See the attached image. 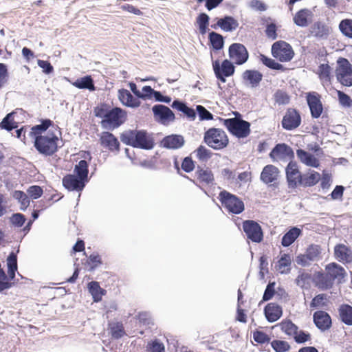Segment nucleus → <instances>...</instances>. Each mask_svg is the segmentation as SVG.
Listing matches in <instances>:
<instances>
[{
    "label": "nucleus",
    "mask_w": 352,
    "mask_h": 352,
    "mask_svg": "<svg viewBox=\"0 0 352 352\" xmlns=\"http://www.w3.org/2000/svg\"><path fill=\"white\" fill-rule=\"evenodd\" d=\"M311 282H313V276L305 270H300L295 279L296 285L302 289H309Z\"/></svg>",
    "instance_id": "obj_35"
},
{
    "label": "nucleus",
    "mask_w": 352,
    "mask_h": 352,
    "mask_svg": "<svg viewBox=\"0 0 352 352\" xmlns=\"http://www.w3.org/2000/svg\"><path fill=\"white\" fill-rule=\"evenodd\" d=\"M331 68L328 64H320L318 69V75L324 86L331 84Z\"/></svg>",
    "instance_id": "obj_36"
},
{
    "label": "nucleus",
    "mask_w": 352,
    "mask_h": 352,
    "mask_svg": "<svg viewBox=\"0 0 352 352\" xmlns=\"http://www.w3.org/2000/svg\"><path fill=\"white\" fill-rule=\"evenodd\" d=\"M280 175L279 169L272 164H268L264 166L261 173L260 179L266 184L276 183Z\"/></svg>",
    "instance_id": "obj_24"
},
{
    "label": "nucleus",
    "mask_w": 352,
    "mask_h": 352,
    "mask_svg": "<svg viewBox=\"0 0 352 352\" xmlns=\"http://www.w3.org/2000/svg\"><path fill=\"white\" fill-rule=\"evenodd\" d=\"M72 85L80 89H88L91 91L96 90V87L94 83L93 78L91 76H86L82 78H77Z\"/></svg>",
    "instance_id": "obj_39"
},
{
    "label": "nucleus",
    "mask_w": 352,
    "mask_h": 352,
    "mask_svg": "<svg viewBox=\"0 0 352 352\" xmlns=\"http://www.w3.org/2000/svg\"><path fill=\"white\" fill-rule=\"evenodd\" d=\"M63 185L70 191H81L85 186V181L77 175L68 174L63 178Z\"/></svg>",
    "instance_id": "obj_25"
},
{
    "label": "nucleus",
    "mask_w": 352,
    "mask_h": 352,
    "mask_svg": "<svg viewBox=\"0 0 352 352\" xmlns=\"http://www.w3.org/2000/svg\"><path fill=\"white\" fill-rule=\"evenodd\" d=\"M328 298L325 294L316 295L311 300L310 307L311 308L324 307L327 305Z\"/></svg>",
    "instance_id": "obj_52"
},
{
    "label": "nucleus",
    "mask_w": 352,
    "mask_h": 352,
    "mask_svg": "<svg viewBox=\"0 0 352 352\" xmlns=\"http://www.w3.org/2000/svg\"><path fill=\"white\" fill-rule=\"evenodd\" d=\"M239 26L238 21L231 16H226L223 18L217 19V23L211 25L212 28H220L225 32H232Z\"/></svg>",
    "instance_id": "obj_28"
},
{
    "label": "nucleus",
    "mask_w": 352,
    "mask_h": 352,
    "mask_svg": "<svg viewBox=\"0 0 352 352\" xmlns=\"http://www.w3.org/2000/svg\"><path fill=\"white\" fill-rule=\"evenodd\" d=\"M301 232V230L296 227H293L289 229V231L286 232L282 238V245L284 247H288L292 245L300 235Z\"/></svg>",
    "instance_id": "obj_42"
},
{
    "label": "nucleus",
    "mask_w": 352,
    "mask_h": 352,
    "mask_svg": "<svg viewBox=\"0 0 352 352\" xmlns=\"http://www.w3.org/2000/svg\"><path fill=\"white\" fill-rule=\"evenodd\" d=\"M171 106L173 108L182 112L190 120H194L195 119V111L193 109L187 107L184 102L179 100H175Z\"/></svg>",
    "instance_id": "obj_46"
},
{
    "label": "nucleus",
    "mask_w": 352,
    "mask_h": 352,
    "mask_svg": "<svg viewBox=\"0 0 352 352\" xmlns=\"http://www.w3.org/2000/svg\"><path fill=\"white\" fill-rule=\"evenodd\" d=\"M261 62L266 67L275 70L285 71V68L283 65L276 62L274 59L269 58L265 55L261 54L259 56Z\"/></svg>",
    "instance_id": "obj_49"
},
{
    "label": "nucleus",
    "mask_w": 352,
    "mask_h": 352,
    "mask_svg": "<svg viewBox=\"0 0 352 352\" xmlns=\"http://www.w3.org/2000/svg\"><path fill=\"white\" fill-rule=\"evenodd\" d=\"M337 94L339 102L341 105L346 107H350L352 106V100L349 96L339 90L337 91Z\"/></svg>",
    "instance_id": "obj_64"
},
{
    "label": "nucleus",
    "mask_w": 352,
    "mask_h": 352,
    "mask_svg": "<svg viewBox=\"0 0 352 352\" xmlns=\"http://www.w3.org/2000/svg\"><path fill=\"white\" fill-rule=\"evenodd\" d=\"M223 125L230 134L238 139L246 138L251 133L250 123L241 118L235 117L224 119Z\"/></svg>",
    "instance_id": "obj_6"
},
{
    "label": "nucleus",
    "mask_w": 352,
    "mask_h": 352,
    "mask_svg": "<svg viewBox=\"0 0 352 352\" xmlns=\"http://www.w3.org/2000/svg\"><path fill=\"white\" fill-rule=\"evenodd\" d=\"M253 338L258 344L268 343L270 341V338L267 333L258 330L253 332Z\"/></svg>",
    "instance_id": "obj_60"
},
{
    "label": "nucleus",
    "mask_w": 352,
    "mask_h": 352,
    "mask_svg": "<svg viewBox=\"0 0 352 352\" xmlns=\"http://www.w3.org/2000/svg\"><path fill=\"white\" fill-rule=\"evenodd\" d=\"M294 156V152L290 146L286 144H278L272 150L270 157L274 161L285 160Z\"/></svg>",
    "instance_id": "obj_22"
},
{
    "label": "nucleus",
    "mask_w": 352,
    "mask_h": 352,
    "mask_svg": "<svg viewBox=\"0 0 352 352\" xmlns=\"http://www.w3.org/2000/svg\"><path fill=\"white\" fill-rule=\"evenodd\" d=\"M325 272L334 283L341 284L345 281L346 272L345 269L340 264L332 262L325 266Z\"/></svg>",
    "instance_id": "obj_16"
},
{
    "label": "nucleus",
    "mask_w": 352,
    "mask_h": 352,
    "mask_svg": "<svg viewBox=\"0 0 352 352\" xmlns=\"http://www.w3.org/2000/svg\"><path fill=\"white\" fill-rule=\"evenodd\" d=\"M243 230L248 239L252 242L260 243L263 239L261 226L253 220H245L243 222Z\"/></svg>",
    "instance_id": "obj_13"
},
{
    "label": "nucleus",
    "mask_w": 352,
    "mask_h": 352,
    "mask_svg": "<svg viewBox=\"0 0 352 352\" xmlns=\"http://www.w3.org/2000/svg\"><path fill=\"white\" fill-rule=\"evenodd\" d=\"M314 285L320 290H328L333 287L334 283L325 272L317 271L313 276Z\"/></svg>",
    "instance_id": "obj_21"
},
{
    "label": "nucleus",
    "mask_w": 352,
    "mask_h": 352,
    "mask_svg": "<svg viewBox=\"0 0 352 352\" xmlns=\"http://www.w3.org/2000/svg\"><path fill=\"white\" fill-rule=\"evenodd\" d=\"M305 98L311 117L316 119L320 118L323 113L321 96L316 91H311L306 94Z\"/></svg>",
    "instance_id": "obj_14"
},
{
    "label": "nucleus",
    "mask_w": 352,
    "mask_h": 352,
    "mask_svg": "<svg viewBox=\"0 0 352 352\" xmlns=\"http://www.w3.org/2000/svg\"><path fill=\"white\" fill-rule=\"evenodd\" d=\"M204 142L214 150H221L229 143V139L226 132L218 128H210L204 133Z\"/></svg>",
    "instance_id": "obj_5"
},
{
    "label": "nucleus",
    "mask_w": 352,
    "mask_h": 352,
    "mask_svg": "<svg viewBox=\"0 0 352 352\" xmlns=\"http://www.w3.org/2000/svg\"><path fill=\"white\" fill-rule=\"evenodd\" d=\"M154 116L160 118L162 120H174L175 115L173 112L166 106L162 104H156L153 107Z\"/></svg>",
    "instance_id": "obj_34"
},
{
    "label": "nucleus",
    "mask_w": 352,
    "mask_h": 352,
    "mask_svg": "<svg viewBox=\"0 0 352 352\" xmlns=\"http://www.w3.org/2000/svg\"><path fill=\"white\" fill-rule=\"evenodd\" d=\"M90 271L94 270L102 264L101 257L98 254H92L89 256L87 261Z\"/></svg>",
    "instance_id": "obj_58"
},
{
    "label": "nucleus",
    "mask_w": 352,
    "mask_h": 352,
    "mask_svg": "<svg viewBox=\"0 0 352 352\" xmlns=\"http://www.w3.org/2000/svg\"><path fill=\"white\" fill-rule=\"evenodd\" d=\"M14 112H11L7 114L0 123V128L8 131H11L12 130L16 129L18 127V123L14 120Z\"/></svg>",
    "instance_id": "obj_47"
},
{
    "label": "nucleus",
    "mask_w": 352,
    "mask_h": 352,
    "mask_svg": "<svg viewBox=\"0 0 352 352\" xmlns=\"http://www.w3.org/2000/svg\"><path fill=\"white\" fill-rule=\"evenodd\" d=\"M146 349L148 352H165L164 345L157 340L148 342Z\"/></svg>",
    "instance_id": "obj_59"
},
{
    "label": "nucleus",
    "mask_w": 352,
    "mask_h": 352,
    "mask_svg": "<svg viewBox=\"0 0 352 352\" xmlns=\"http://www.w3.org/2000/svg\"><path fill=\"white\" fill-rule=\"evenodd\" d=\"M266 319L270 322L278 320L283 315V309L280 306L274 303H268L264 309Z\"/></svg>",
    "instance_id": "obj_31"
},
{
    "label": "nucleus",
    "mask_w": 352,
    "mask_h": 352,
    "mask_svg": "<svg viewBox=\"0 0 352 352\" xmlns=\"http://www.w3.org/2000/svg\"><path fill=\"white\" fill-rule=\"evenodd\" d=\"M291 256L288 254H283L277 262L276 270L280 274H288L291 270Z\"/></svg>",
    "instance_id": "obj_45"
},
{
    "label": "nucleus",
    "mask_w": 352,
    "mask_h": 352,
    "mask_svg": "<svg viewBox=\"0 0 352 352\" xmlns=\"http://www.w3.org/2000/svg\"><path fill=\"white\" fill-rule=\"evenodd\" d=\"M315 325L322 331L328 330L331 327V318L329 314L324 311H316L313 315Z\"/></svg>",
    "instance_id": "obj_23"
},
{
    "label": "nucleus",
    "mask_w": 352,
    "mask_h": 352,
    "mask_svg": "<svg viewBox=\"0 0 352 352\" xmlns=\"http://www.w3.org/2000/svg\"><path fill=\"white\" fill-rule=\"evenodd\" d=\"M219 199L223 207L228 212L238 214L245 209L243 201L236 195L226 190L220 192Z\"/></svg>",
    "instance_id": "obj_7"
},
{
    "label": "nucleus",
    "mask_w": 352,
    "mask_h": 352,
    "mask_svg": "<svg viewBox=\"0 0 352 352\" xmlns=\"http://www.w3.org/2000/svg\"><path fill=\"white\" fill-rule=\"evenodd\" d=\"M74 173L76 175L80 177L81 179L87 181L88 176V163L86 160H80L74 168Z\"/></svg>",
    "instance_id": "obj_48"
},
{
    "label": "nucleus",
    "mask_w": 352,
    "mask_h": 352,
    "mask_svg": "<svg viewBox=\"0 0 352 352\" xmlns=\"http://www.w3.org/2000/svg\"><path fill=\"white\" fill-rule=\"evenodd\" d=\"M271 346L276 352H287L291 348L287 341L280 340H273L271 342Z\"/></svg>",
    "instance_id": "obj_56"
},
{
    "label": "nucleus",
    "mask_w": 352,
    "mask_h": 352,
    "mask_svg": "<svg viewBox=\"0 0 352 352\" xmlns=\"http://www.w3.org/2000/svg\"><path fill=\"white\" fill-rule=\"evenodd\" d=\"M196 157L200 161H206L211 157L212 153L210 150L206 148L204 146L200 145L195 151Z\"/></svg>",
    "instance_id": "obj_57"
},
{
    "label": "nucleus",
    "mask_w": 352,
    "mask_h": 352,
    "mask_svg": "<svg viewBox=\"0 0 352 352\" xmlns=\"http://www.w3.org/2000/svg\"><path fill=\"white\" fill-rule=\"evenodd\" d=\"M313 12L307 8L299 10L294 16V23L299 27H307L312 21Z\"/></svg>",
    "instance_id": "obj_27"
},
{
    "label": "nucleus",
    "mask_w": 352,
    "mask_h": 352,
    "mask_svg": "<svg viewBox=\"0 0 352 352\" xmlns=\"http://www.w3.org/2000/svg\"><path fill=\"white\" fill-rule=\"evenodd\" d=\"M336 69L337 80L343 86H352V65L345 58H340Z\"/></svg>",
    "instance_id": "obj_9"
},
{
    "label": "nucleus",
    "mask_w": 352,
    "mask_h": 352,
    "mask_svg": "<svg viewBox=\"0 0 352 352\" xmlns=\"http://www.w3.org/2000/svg\"><path fill=\"white\" fill-rule=\"evenodd\" d=\"M331 28L320 21L315 22L311 27L310 33L318 38H327L330 34Z\"/></svg>",
    "instance_id": "obj_33"
},
{
    "label": "nucleus",
    "mask_w": 352,
    "mask_h": 352,
    "mask_svg": "<svg viewBox=\"0 0 352 352\" xmlns=\"http://www.w3.org/2000/svg\"><path fill=\"white\" fill-rule=\"evenodd\" d=\"M228 54L230 60L238 65L245 63L249 58L246 47L241 43H235L230 45Z\"/></svg>",
    "instance_id": "obj_15"
},
{
    "label": "nucleus",
    "mask_w": 352,
    "mask_h": 352,
    "mask_svg": "<svg viewBox=\"0 0 352 352\" xmlns=\"http://www.w3.org/2000/svg\"><path fill=\"white\" fill-rule=\"evenodd\" d=\"M265 33L268 38L272 41L276 40L278 37L276 25L274 23L267 24Z\"/></svg>",
    "instance_id": "obj_61"
},
{
    "label": "nucleus",
    "mask_w": 352,
    "mask_h": 352,
    "mask_svg": "<svg viewBox=\"0 0 352 352\" xmlns=\"http://www.w3.org/2000/svg\"><path fill=\"white\" fill-rule=\"evenodd\" d=\"M274 99L276 103L279 105L288 104L290 102V96L283 90L278 89L274 94Z\"/></svg>",
    "instance_id": "obj_51"
},
{
    "label": "nucleus",
    "mask_w": 352,
    "mask_h": 352,
    "mask_svg": "<svg viewBox=\"0 0 352 352\" xmlns=\"http://www.w3.org/2000/svg\"><path fill=\"white\" fill-rule=\"evenodd\" d=\"M34 138V146L39 153L45 156H51L58 151L59 138L51 130H49L47 133Z\"/></svg>",
    "instance_id": "obj_3"
},
{
    "label": "nucleus",
    "mask_w": 352,
    "mask_h": 352,
    "mask_svg": "<svg viewBox=\"0 0 352 352\" xmlns=\"http://www.w3.org/2000/svg\"><path fill=\"white\" fill-rule=\"evenodd\" d=\"M333 256L338 262L344 264L352 263V250L343 243H338L333 248Z\"/></svg>",
    "instance_id": "obj_19"
},
{
    "label": "nucleus",
    "mask_w": 352,
    "mask_h": 352,
    "mask_svg": "<svg viewBox=\"0 0 352 352\" xmlns=\"http://www.w3.org/2000/svg\"><path fill=\"white\" fill-rule=\"evenodd\" d=\"M96 117L102 119L101 126L106 129L113 130L121 126L126 119V112L120 107L111 109L107 104H100L94 109Z\"/></svg>",
    "instance_id": "obj_1"
},
{
    "label": "nucleus",
    "mask_w": 352,
    "mask_h": 352,
    "mask_svg": "<svg viewBox=\"0 0 352 352\" xmlns=\"http://www.w3.org/2000/svg\"><path fill=\"white\" fill-rule=\"evenodd\" d=\"M281 331L289 338H292L297 344H303L311 341V335L301 330L290 319H284L277 324Z\"/></svg>",
    "instance_id": "obj_4"
},
{
    "label": "nucleus",
    "mask_w": 352,
    "mask_h": 352,
    "mask_svg": "<svg viewBox=\"0 0 352 352\" xmlns=\"http://www.w3.org/2000/svg\"><path fill=\"white\" fill-rule=\"evenodd\" d=\"M302 123V118L300 111L292 107L287 109L282 121V128L286 131H294L298 129Z\"/></svg>",
    "instance_id": "obj_11"
},
{
    "label": "nucleus",
    "mask_w": 352,
    "mask_h": 352,
    "mask_svg": "<svg viewBox=\"0 0 352 352\" xmlns=\"http://www.w3.org/2000/svg\"><path fill=\"white\" fill-rule=\"evenodd\" d=\"M8 275L6 274L1 264L0 263V281L12 280L17 271V256L14 252H11L6 259Z\"/></svg>",
    "instance_id": "obj_17"
},
{
    "label": "nucleus",
    "mask_w": 352,
    "mask_h": 352,
    "mask_svg": "<svg viewBox=\"0 0 352 352\" xmlns=\"http://www.w3.org/2000/svg\"><path fill=\"white\" fill-rule=\"evenodd\" d=\"M109 333L112 338L118 340L126 335L122 322H109L108 324Z\"/></svg>",
    "instance_id": "obj_37"
},
{
    "label": "nucleus",
    "mask_w": 352,
    "mask_h": 352,
    "mask_svg": "<svg viewBox=\"0 0 352 352\" xmlns=\"http://www.w3.org/2000/svg\"><path fill=\"white\" fill-rule=\"evenodd\" d=\"M340 320L346 325H352V307L347 304H342L338 309Z\"/></svg>",
    "instance_id": "obj_41"
},
{
    "label": "nucleus",
    "mask_w": 352,
    "mask_h": 352,
    "mask_svg": "<svg viewBox=\"0 0 352 352\" xmlns=\"http://www.w3.org/2000/svg\"><path fill=\"white\" fill-rule=\"evenodd\" d=\"M197 180L202 183L209 184L214 181V175L212 170L208 168L197 167L195 173Z\"/></svg>",
    "instance_id": "obj_40"
},
{
    "label": "nucleus",
    "mask_w": 352,
    "mask_h": 352,
    "mask_svg": "<svg viewBox=\"0 0 352 352\" xmlns=\"http://www.w3.org/2000/svg\"><path fill=\"white\" fill-rule=\"evenodd\" d=\"M272 56L280 62H289L294 56V51L290 44L285 41H278L272 45Z\"/></svg>",
    "instance_id": "obj_8"
},
{
    "label": "nucleus",
    "mask_w": 352,
    "mask_h": 352,
    "mask_svg": "<svg viewBox=\"0 0 352 352\" xmlns=\"http://www.w3.org/2000/svg\"><path fill=\"white\" fill-rule=\"evenodd\" d=\"M184 142L185 140L182 135H170L164 137L161 142V144L166 148L178 149L184 146Z\"/></svg>",
    "instance_id": "obj_32"
},
{
    "label": "nucleus",
    "mask_w": 352,
    "mask_h": 352,
    "mask_svg": "<svg viewBox=\"0 0 352 352\" xmlns=\"http://www.w3.org/2000/svg\"><path fill=\"white\" fill-rule=\"evenodd\" d=\"M263 74L256 69H247L242 74L243 80L251 87H257L263 80Z\"/></svg>",
    "instance_id": "obj_29"
},
{
    "label": "nucleus",
    "mask_w": 352,
    "mask_h": 352,
    "mask_svg": "<svg viewBox=\"0 0 352 352\" xmlns=\"http://www.w3.org/2000/svg\"><path fill=\"white\" fill-rule=\"evenodd\" d=\"M13 197L20 202L21 210H25L29 206L30 199L23 191L15 190L13 193Z\"/></svg>",
    "instance_id": "obj_55"
},
{
    "label": "nucleus",
    "mask_w": 352,
    "mask_h": 352,
    "mask_svg": "<svg viewBox=\"0 0 352 352\" xmlns=\"http://www.w3.org/2000/svg\"><path fill=\"white\" fill-rule=\"evenodd\" d=\"M212 67L217 78L222 82H226V78L232 76L235 71L234 65L228 60H224L220 66L219 61L212 62Z\"/></svg>",
    "instance_id": "obj_12"
},
{
    "label": "nucleus",
    "mask_w": 352,
    "mask_h": 352,
    "mask_svg": "<svg viewBox=\"0 0 352 352\" xmlns=\"http://www.w3.org/2000/svg\"><path fill=\"white\" fill-rule=\"evenodd\" d=\"M88 289L91 294L94 302H99L102 300L104 295L106 294V290L101 288L99 283L91 281L88 284Z\"/></svg>",
    "instance_id": "obj_43"
},
{
    "label": "nucleus",
    "mask_w": 352,
    "mask_h": 352,
    "mask_svg": "<svg viewBox=\"0 0 352 352\" xmlns=\"http://www.w3.org/2000/svg\"><path fill=\"white\" fill-rule=\"evenodd\" d=\"M296 155L299 161L307 166L318 168L320 161L313 154L302 149L296 150Z\"/></svg>",
    "instance_id": "obj_30"
},
{
    "label": "nucleus",
    "mask_w": 352,
    "mask_h": 352,
    "mask_svg": "<svg viewBox=\"0 0 352 352\" xmlns=\"http://www.w3.org/2000/svg\"><path fill=\"white\" fill-rule=\"evenodd\" d=\"M339 28L344 36L352 38V19L342 20L339 24Z\"/></svg>",
    "instance_id": "obj_54"
},
{
    "label": "nucleus",
    "mask_w": 352,
    "mask_h": 352,
    "mask_svg": "<svg viewBox=\"0 0 352 352\" xmlns=\"http://www.w3.org/2000/svg\"><path fill=\"white\" fill-rule=\"evenodd\" d=\"M209 19L208 15L206 13H201L197 17V23L198 24L200 34H205L207 32Z\"/></svg>",
    "instance_id": "obj_50"
},
{
    "label": "nucleus",
    "mask_w": 352,
    "mask_h": 352,
    "mask_svg": "<svg viewBox=\"0 0 352 352\" xmlns=\"http://www.w3.org/2000/svg\"><path fill=\"white\" fill-rule=\"evenodd\" d=\"M118 96L121 103L126 107L137 108L141 104L140 98L134 97L131 92L126 89H119Z\"/></svg>",
    "instance_id": "obj_26"
},
{
    "label": "nucleus",
    "mask_w": 352,
    "mask_h": 352,
    "mask_svg": "<svg viewBox=\"0 0 352 352\" xmlns=\"http://www.w3.org/2000/svg\"><path fill=\"white\" fill-rule=\"evenodd\" d=\"M285 172L289 187L294 188L299 186L302 175L299 170L297 163L293 161L289 162Z\"/></svg>",
    "instance_id": "obj_18"
},
{
    "label": "nucleus",
    "mask_w": 352,
    "mask_h": 352,
    "mask_svg": "<svg viewBox=\"0 0 352 352\" xmlns=\"http://www.w3.org/2000/svg\"><path fill=\"white\" fill-rule=\"evenodd\" d=\"M53 125V122L50 119H45L42 120L41 124L34 126L31 129L30 135L32 138L36 136L43 135L45 133H47V131L50 126Z\"/></svg>",
    "instance_id": "obj_44"
},
{
    "label": "nucleus",
    "mask_w": 352,
    "mask_h": 352,
    "mask_svg": "<svg viewBox=\"0 0 352 352\" xmlns=\"http://www.w3.org/2000/svg\"><path fill=\"white\" fill-rule=\"evenodd\" d=\"M320 180V174L312 170L307 174L302 175L299 186L303 187H311L315 186Z\"/></svg>",
    "instance_id": "obj_38"
},
{
    "label": "nucleus",
    "mask_w": 352,
    "mask_h": 352,
    "mask_svg": "<svg viewBox=\"0 0 352 352\" xmlns=\"http://www.w3.org/2000/svg\"><path fill=\"white\" fill-rule=\"evenodd\" d=\"M121 141L129 146L145 150L153 148V138L144 130H129L120 135Z\"/></svg>",
    "instance_id": "obj_2"
},
{
    "label": "nucleus",
    "mask_w": 352,
    "mask_h": 352,
    "mask_svg": "<svg viewBox=\"0 0 352 352\" xmlns=\"http://www.w3.org/2000/svg\"><path fill=\"white\" fill-rule=\"evenodd\" d=\"M275 282H270L266 287L265 292L263 296V300L267 301L272 298L276 295L275 291Z\"/></svg>",
    "instance_id": "obj_62"
},
{
    "label": "nucleus",
    "mask_w": 352,
    "mask_h": 352,
    "mask_svg": "<svg viewBox=\"0 0 352 352\" xmlns=\"http://www.w3.org/2000/svg\"><path fill=\"white\" fill-rule=\"evenodd\" d=\"M321 257V247L319 245H309L304 254H300L296 256V261L297 264L306 267L309 266L312 262L318 261Z\"/></svg>",
    "instance_id": "obj_10"
},
{
    "label": "nucleus",
    "mask_w": 352,
    "mask_h": 352,
    "mask_svg": "<svg viewBox=\"0 0 352 352\" xmlns=\"http://www.w3.org/2000/svg\"><path fill=\"white\" fill-rule=\"evenodd\" d=\"M25 217L23 214L15 213L13 214L10 218V223L16 227H21L25 222Z\"/></svg>",
    "instance_id": "obj_63"
},
{
    "label": "nucleus",
    "mask_w": 352,
    "mask_h": 352,
    "mask_svg": "<svg viewBox=\"0 0 352 352\" xmlns=\"http://www.w3.org/2000/svg\"><path fill=\"white\" fill-rule=\"evenodd\" d=\"M209 39L214 49L219 50L223 47V36L214 32L209 34Z\"/></svg>",
    "instance_id": "obj_53"
},
{
    "label": "nucleus",
    "mask_w": 352,
    "mask_h": 352,
    "mask_svg": "<svg viewBox=\"0 0 352 352\" xmlns=\"http://www.w3.org/2000/svg\"><path fill=\"white\" fill-rule=\"evenodd\" d=\"M100 143L104 148L111 152L120 151V142L118 138L109 131H103L100 135Z\"/></svg>",
    "instance_id": "obj_20"
}]
</instances>
